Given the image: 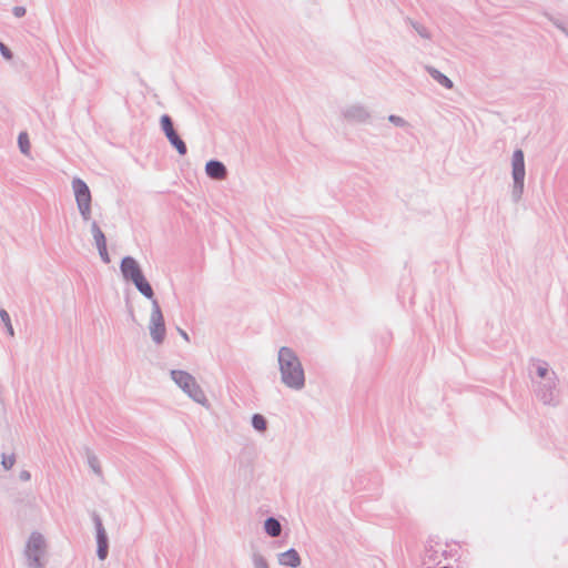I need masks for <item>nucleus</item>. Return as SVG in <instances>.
I'll list each match as a JSON object with an SVG mask.
<instances>
[{
    "mask_svg": "<svg viewBox=\"0 0 568 568\" xmlns=\"http://www.w3.org/2000/svg\"><path fill=\"white\" fill-rule=\"evenodd\" d=\"M277 363L282 384L293 390H301L305 387V372L293 348L288 346L280 347Z\"/></svg>",
    "mask_w": 568,
    "mask_h": 568,
    "instance_id": "nucleus-1",
    "label": "nucleus"
},
{
    "mask_svg": "<svg viewBox=\"0 0 568 568\" xmlns=\"http://www.w3.org/2000/svg\"><path fill=\"white\" fill-rule=\"evenodd\" d=\"M120 271L125 281L132 282L135 288L148 300L154 297L151 284L145 278L140 264L132 256H124L120 263Z\"/></svg>",
    "mask_w": 568,
    "mask_h": 568,
    "instance_id": "nucleus-2",
    "label": "nucleus"
},
{
    "mask_svg": "<svg viewBox=\"0 0 568 568\" xmlns=\"http://www.w3.org/2000/svg\"><path fill=\"white\" fill-rule=\"evenodd\" d=\"M170 375L174 383L194 402L202 405L207 402L203 389L190 373L181 369H172Z\"/></svg>",
    "mask_w": 568,
    "mask_h": 568,
    "instance_id": "nucleus-3",
    "label": "nucleus"
},
{
    "mask_svg": "<svg viewBox=\"0 0 568 568\" xmlns=\"http://www.w3.org/2000/svg\"><path fill=\"white\" fill-rule=\"evenodd\" d=\"M532 385L536 397L544 405L556 407L560 404L557 375H551L550 378L546 381H532Z\"/></svg>",
    "mask_w": 568,
    "mask_h": 568,
    "instance_id": "nucleus-4",
    "label": "nucleus"
},
{
    "mask_svg": "<svg viewBox=\"0 0 568 568\" xmlns=\"http://www.w3.org/2000/svg\"><path fill=\"white\" fill-rule=\"evenodd\" d=\"M525 155L521 149H516L511 158V176H513V190L511 197L514 202H519L525 186Z\"/></svg>",
    "mask_w": 568,
    "mask_h": 568,
    "instance_id": "nucleus-5",
    "label": "nucleus"
},
{
    "mask_svg": "<svg viewBox=\"0 0 568 568\" xmlns=\"http://www.w3.org/2000/svg\"><path fill=\"white\" fill-rule=\"evenodd\" d=\"M44 538L40 532L33 531L27 542L24 555L29 568H44L41 556L44 552Z\"/></svg>",
    "mask_w": 568,
    "mask_h": 568,
    "instance_id": "nucleus-6",
    "label": "nucleus"
},
{
    "mask_svg": "<svg viewBox=\"0 0 568 568\" xmlns=\"http://www.w3.org/2000/svg\"><path fill=\"white\" fill-rule=\"evenodd\" d=\"M72 189L82 219L84 221H89L91 219L92 196L88 184L83 180L74 178L72 181Z\"/></svg>",
    "mask_w": 568,
    "mask_h": 568,
    "instance_id": "nucleus-7",
    "label": "nucleus"
},
{
    "mask_svg": "<svg viewBox=\"0 0 568 568\" xmlns=\"http://www.w3.org/2000/svg\"><path fill=\"white\" fill-rule=\"evenodd\" d=\"M151 301H152V310H151L150 324H149L150 335H151L152 341L156 345H161L164 342L165 333H166L164 317H163V314H162V311H161L158 300H155L153 297Z\"/></svg>",
    "mask_w": 568,
    "mask_h": 568,
    "instance_id": "nucleus-8",
    "label": "nucleus"
},
{
    "mask_svg": "<svg viewBox=\"0 0 568 568\" xmlns=\"http://www.w3.org/2000/svg\"><path fill=\"white\" fill-rule=\"evenodd\" d=\"M343 119L351 124H368L372 122V113L367 106L354 103L342 109Z\"/></svg>",
    "mask_w": 568,
    "mask_h": 568,
    "instance_id": "nucleus-9",
    "label": "nucleus"
},
{
    "mask_svg": "<svg viewBox=\"0 0 568 568\" xmlns=\"http://www.w3.org/2000/svg\"><path fill=\"white\" fill-rule=\"evenodd\" d=\"M160 124L170 144L178 151L180 155H185L187 152L186 144L174 129L171 116L163 114L160 119Z\"/></svg>",
    "mask_w": 568,
    "mask_h": 568,
    "instance_id": "nucleus-10",
    "label": "nucleus"
},
{
    "mask_svg": "<svg viewBox=\"0 0 568 568\" xmlns=\"http://www.w3.org/2000/svg\"><path fill=\"white\" fill-rule=\"evenodd\" d=\"M91 517L95 528L97 556L100 560H104L109 555V538L100 515L93 511Z\"/></svg>",
    "mask_w": 568,
    "mask_h": 568,
    "instance_id": "nucleus-11",
    "label": "nucleus"
},
{
    "mask_svg": "<svg viewBox=\"0 0 568 568\" xmlns=\"http://www.w3.org/2000/svg\"><path fill=\"white\" fill-rule=\"evenodd\" d=\"M91 233L94 239V242H95V245L99 251V255H100L101 260L105 264L110 263L111 260H110L108 248H106L105 235L95 221H93L91 223Z\"/></svg>",
    "mask_w": 568,
    "mask_h": 568,
    "instance_id": "nucleus-12",
    "label": "nucleus"
},
{
    "mask_svg": "<svg viewBox=\"0 0 568 568\" xmlns=\"http://www.w3.org/2000/svg\"><path fill=\"white\" fill-rule=\"evenodd\" d=\"M205 173L213 180L222 181L227 176V169L223 162L219 160H210L205 164Z\"/></svg>",
    "mask_w": 568,
    "mask_h": 568,
    "instance_id": "nucleus-13",
    "label": "nucleus"
},
{
    "mask_svg": "<svg viewBox=\"0 0 568 568\" xmlns=\"http://www.w3.org/2000/svg\"><path fill=\"white\" fill-rule=\"evenodd\" d=\"M278 562L282 566L296 568L301 565V557L294 548H291L284 552L278 554Z\"/></svg>",
    "mask_w": 568,
    "mask_h": 568,
    "instance_id": "nucleus-14",
    "label": "nucleus"
},
{
    "mask_svg": "<svg viewBox=\"0 0 568 568\" xmlns=\"http://www.w3.org/2000/svg\"><path fill=\"white\" fill-rule=\"evenodd\" d=\"M426 71L440 85H443L446 89H453V87H454L453 81L448 77H446L444 73H442L439 70H437L434 67L427 65Z\"/></svg>",
    "mask_w": 568,
    "mask_h": 568,
    "instance_id": "nucleus-15",
    "label": "nucleus"
},
{
    "mask_svg": "<svg viewBox=\"0 0 568 568\" xmlns=\"http://www.w3.org/2000/svg\"><path fill=\"white\" fill-rule=\"evenodd\" d=\"M264 530L271 537H278L282 532V525L275 517H267L264 521Z\"/></svg>",
    "mask_w": 568,
    "mask_h": 568,
    "instance_id": "nucleus-16",
    "label": "nucleus"
},
{
    "mask_svg": "<svg viewBox=\"0 0 568 568\" xmlns=\"http://www.w3.org/2000/svg\"><path fill=\"white\" fill-rule=\"evenodd\" d=\"M536 374L541 381L550 378L551 375H557L556 372L550 371L548 363L544 361H536Z\"/></svg>",
    "mask_w": 568,
    "mask_h": 568,
    "instance_id": "nucleus-17",
    "label": "nucleus"
},
{
    "mask_svg": "<svg viewBox=\"0 0 568 568\" xmlns=\"http://www.w3.org/2000/svg\"><path fill=\"white\" fill-rule=\"evenodd\" d=\"M406 23H408L417 33L419 37H422L423 39H427L429 40L432 38V34L430 32L428 31V29L423 26L422 23L417 22V21H414L413 19L410 18H406L405 19Z\"/></svg>",
    "mask_w": 568,
    "mask_h": 568,
    "instance_id": "nucleus-18",
    "label": "nucleus"
},
{
    "mask_svg": "<svg viewBox=\"0 0 568 568\" xmlns=\"http://www.w3.org/2000/svg\"><path fill=\"white\" fill-rule=\"evenodd\" d=\"M252 426L257 432H265L267 428V420L263 415L254 414L252 416Z\"/></svg>",
    "mask_w": 568,
    "mask_h": 568,
    "instance_id": "nucleus-19",
    "label": "nucleus"
},
{
    "mask_svg": "<svg viewBox=\"0 0 568 568\" xmlns=\"http://www.w3.org/2000/svg\"><path fill=\"white\" fill-rule=\"evenodd\" d=\"M251 558L253 568H270L267 560L261 552L253 551Z\"/></svg>",
    "mask_w": 568,
    "mask_h": 568,
    "instance_id": "nucleus-20",
    "label": "nucleus"
},
{
    "mask_svg": "<svg viewBox=\"0 0 568 568\" xmlns=\"http://www.w3.org/2000/svg\"><path fill=\"white\" fill-rule=\"evenodd\" d=\"M18 145L22 154L28 155L30 153V142L26 132L19 134Z\"/></svg>",
    "mask_w": 568,
    "mask_h": 568,
    "instance_id": "nucleus-21",
    "label": "nucleus"
},
{
    "mask_svg": "<svg viewBox=\"0 0 568 568\" xmlns=\"http://www.w3.org/2000/svg\"><path fill=\"white\" fill-rule=\"evenodd\" d=\"M0 318H1L2 323L6 326L8 334L10 336H13L14 335V329H13L12 324H11L10 315L3 308L0 310Z\"/></svg>",
    "mask_w": 568,
    "mask_h": 568,
    "instance_id": "nucleus-22",
    "label": "nucleus"
},
{
    "mask_svg": "<svg viewBox=\"0 0 568 568\" xmlns=\"http://www.w3.org/2000/svg\"><path fill=\"white\" fill-rule=\"evenodd\" d=\"M88 464L95 474L101 475L102 471L99 464V459L94 454H88Z\"/></svg>",
    "mask_w": 568,
    "mask_h": 568,
    "instance_id": "nucleus-23",
    "label": "nucleus"
},
{
    "mask_svg": "<svg viewBox=\"0 0 568 568\" xmlns=\"http://www.w3.org/2000/svg\"><path fill=\"white\" fill-rule=\"evenodd\" d=\"M16 463V456L14 454H11V455H6L3 454L2 455V460H1V465L2 467L6 469V470H9L13 467Z\"/></svg>",
    "mask_w": 568,
    "mask_h": 568,
    "instance_id": "nucleus-24",
    "label": "nucleus"
},
{
    "mask_svg": "<svg viewBox=\"0 0 568 568\" xmlns=\"http://www.w3.org/2000/svg\"><path fill=\"white\" fill-rule=\"evenodd\" d=\"M388 121L396 126L404 128L407 125V121L399 115L390 114Z\"/></svg>",
    "mask_w": 568,
    "mask_h": 568,
    "instance_id": "nucleus-25",
    "label": "nucleus"
},
{
    "mask_svg": "<svg viewBox=\"0 0 568 568\" xmlns=\"http://www.w3.org/2000/svg\"><path fill=\"white\" fill-rule=\"evenodd\" d=\"M552 23L558 28L561 32H564L568 37V23H564L558 19H551Z\"/></svg>",
    "mask_w": 568,
    "mask_h": 568,
    "instance_id": "nucleus-26",
    "label": "nucleus"
},
{
    "mask_svg": "<svg viewBox=\"0 0 568 568\" xmlns=\"http://www.w3.org/2000/svg\"><path fill=\"white\" fill-rule=\"evenodd\" d=\"M27 10L24 7L16 6L12 8V13L16 18H22L26 14Z\"/></svg>",
    "mask_w": 568,
    "mask_h": 568,
    "instance_id": "nucleus-27",
    "label": "nucleus"
},
{
    "mask_svg": "<svg viewBox=\"0 0 568 568\" xmlns=\"http://www.w3.org/2000/svg\"><path fill=\"white\" fill-rule=\"evenodd\" d=\"M0 52L8 60L12 58L11 50L6 44H3L2 42H0Z\"/></svg>",
    "mask_w": 568,
    "mask_h": 568,
    "instance_id": "nucleus-28",
    "label": "nucleus"
},
{
    "mask_svg": "<svg viewBox=\"0 0 568 568\" xmlns=\"http://www.w3.org/2000/svg\"><path fill=\"white\" fill-rule=\"evenodd\" d=\"M31 478V474L28 470H21L19 474V479L22 481H28Z\"/></svg>",
    "mask_w": 568,
    "mask_h": 568,
    "instance_id": "nucleus-29",
    "label": "nucleus"
},
{
    "mask_svg": "<svg viewBox=\"0 0 568 568\" xmlns=\"http://www.w3.org/2000/svg\"><path fill=\"white\" fill-rule=\"evenodd\" d=\"M178 332L186 342L190 341V337H189L187 333L184 329L178 327Z\"/></svg>",
    "mask_w": 568,
    "mask_h": 568,
    "instance_id": "nucleus-30",
    "label": "nucleus"
}]
</instances>
